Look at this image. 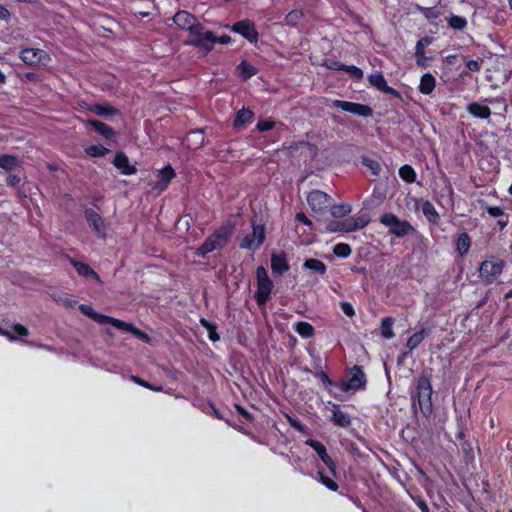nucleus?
Segmentation results:
<instances>
[{
	"label": "nucleus",
	"instance_id": "48",
	"mask_svg": "<svg viewBox=\"0 0 512 512\" xmlns=\"http://www.w3.org/2000/svg\"><path fill=\"white\" fill-rule=\"evenodd\" d=\"M482 65H483L482 59L466 61V67L468 68V70H470L472 72L479 71L482 68Z\"/></svg>",
	"mask_w": 512,
	"mask_h": 512
},
{
	"label": "nucleus",
	"instance_id": "51",
	"mask_svg": "<svg viewBox=\"0 0 512 512\" xmlns=\"http://www.w3.org/2000/svg\"><path fill=\"white\" fill-rule=\"evenodd\" d=\"M341 309L345 315L348 317H353L355 315V311L353 306L349 302H341L340 303Z\"/></svg>",
	"mask_w": 512,
	"mask_h": 512
},
{
	"label": "nucleus",
	"instance_id": "28",
	"mask_svg": "<svg viewBox=\"0 0 512 512\" xmlns=\"http://www.w3.org/2000/svg\"><path fill=\"white\" fill-rule=\"evenodd\" d=\"M90 111L95 113L96 115L107 117L118 114V109L114 108L109 104H93L90 107Z\"/></svg>",
	"mask_w": 512,
	"mask_h": 512
},
{
	"label": "nucleus",
	"instance_id": "38",
	"mask_svg": "<svg viewBox=\"0 0 512 512\" xmlns=\"http://www.w3.org/2000/svg\"><path fill=\"white\" fill-rule=\"evenodd\" d=\"M295 330L300 336H302L304 338H309L314 335V328L308 322L300 321V322L296 323Z\"/></svg>",
	"mask_w": 512,
	"mask_h": 512
},
{
	"label": "nucleus",
	"instance_id": "42",
	"mask_svg": "<svg viewBox=\"0 0 512 512\" xmlns=\"http://www.w3.org/2000/svg\"><path fill=\"white\" fill-rule=\"evenodd\" d=\"M303 17L304 13L302 10H292L286 15L285 22L289 26H295Z\"/></svg>",
	"mask_w": 512,
	"mask_h": 512
},
{
	"label": "nucleus",
	"instance_id": "32",
	"mask_svg": "<svg viewBox=\"0 0 512 512\" xmlns=\"http://www.w3.org/2000/svg\"><path fill=\"white\" fill-rule=\"evenodd\" d=\"M421 209H422V212H423L424 216L430 222H433V223L438 222V220L440 218L439 214L436 211L434 205L430 201H428V200L423 201L422 204H421Z\"/></svg>",
	"mask_w": 512,
	"mask_h": 512
},
{
	"label": "nucleus",
	"instance_id": "45",
	"mask_svg": "<svg viewBox=\"0 0 512 512\" xmlns=\"http://www.w3.org/2000/svg\"><path fill=\"white\" fill-rule=\"evenodd\" d=\"M318 475H319V479H320V482L326 487L328 488L329 490L331 491H337L338 490V484L332 480L331 478H329L328 476H326L323 472L319 471L318 472Z\"/></svg>",
	"mask_w": 512,
	"mask_h": 512
},
{
	"label": "nucleus",
	"instance_id": "9",
	"mask_svg": "<svg viewBox=\"0 0 512 512\" xmlns=\"http://www.w3.org/2000/svg\"><path fill=\"white\" fill-rule=\"evenodd\" d=\"M265 240V228L263 225L255 224L252 222V232L247 234L242 242L240 248L255 251L257 250Z\"/></svg>",
	"mask_w": 512,
	"mask_h": 512
},
{
	"label": "nucleus",
	"instance_id": "55",
	"mask_svg": "<svg viewBox=\"0 0 512 512\" xmlns=\"http://www.w3.org/2000/svg\"><path fill=\"white\" fill-rule=\"evenodd\" d=\"M316 377H318L320 379V381L326 385V386H330L332 385V381L331 379L329 378L328 374L325 373L324 371H320V372H317L316 373Z\"/></svg>",
	"mask_w": 512,
	"mask_h": 512
},
{
	"label": "nucleus",
	"instance_id": "39",
	"mask_svg": "<svg viewBox=\"0 0 512 512\" xmlns=\"http://www.w3.org/2000/svg\"><path fill=\"white\" fill-rule=\"evenodd\" d=\"M331 215L336 218H342L351 212V206L349 204L331 205Z\"/></svg>",
	"mask_w": 512,
	"mask_h": 512
},
{
	"label": "nucleus",
	"instance_id": "5",
	"mask_svg": "<svg viewBox=\"0 0 512 512\" xmlns=\"http://www.w3.org/2000/svg\"><path fill=\"white\" fill-rule=\"evenodd\" d=\"M380 222L389 228V232L396 237H405L415 231L414 227L406 220H400L395 214L385 213L380 217Z\"/></svg>",
	"mask_w": 512,
	"mask_h": 512
},
{
	"label": "nucleus",
	"instance_id": "13",
	"mask_svg": "<svg viewBox=\"0 0 512 512\" xmlns=\"http://www.w3.org/2000/svg\"><path fill=\"white\" fill-rule=\"evenodd\" d=\"M333 105L337 108L342 109L343 111L363 116V117H370L373 114V110L368 105L349 102V101H343V100H335L333 102Z\"/></svg>",
	"mask_w": 512,
	"mask_h": 512
},
{
	"label": "nucleus",
	"instance_id": "8",
	"mask_svg": "<svg viewBox=\"0 0 512 512\" xmlns=\"http://www.w3.org/2000/svg\"><path fill=\"white\" fill-rule=\"evenodd\" d=\"M503 261H483L479 267V274L482 282L490 285L496 281L503 271Z\"/></svg>",
	"mask_w": 512,
	"mask_h": 512
},
{
	"label": "nucleus",
	"instance_id": "56",
	"mask_svg": "<svg viewBox=\"0 0 512 512\" xmlns=\"http://www.w3.org/2000/svg\"><path fill=\"white\" fill-rule=\"evenodd\" d=\"M131 379L136 382L137 384L143 386V387H146V388H149V389H152V390H155V391H158L160 390V388H153L147 381L141 379L140 377L138 376H132Z\"/></svg>",
	"mask_w": 512,
	"mask_h": 512
},
{
	"label": "nucleus",
	"instance_id": "14",
	"mask_svg": "<svg viewBox=\"0 0 512 512\" xmlns=\"http://www.w3.org/2000/svg\"><path fill=\"white\" fill-rule=\"evenodd\" d=\"M305 444L315 450L319 458L322 460V462L327 466L329 471L335 475L336 474V464L333 461V459L330 457V455L327 452L326 447L319 441L314 439H307L305 441Z\"/></svg>",
	"mask_w": 512,
	"mask_h": 512
},
{
	"label": "nucleus",
	"instance_id": "4",
	"mask_svg": "<svg viewBox=\"0 0 512 512\" xmlns=\"http://www.w3.org/2000/svg\"><path fill=\"white\" fill-rule=\"evenodd\" d=\"M369 218L365 215H357L341 221H331L327 225L329 232H353L366 227Z\"/></svg>",
	"mask_w": 512,
	"mask_h": 512
},
{
	"label": "nucleus",
	"instance_id": "2",
	"mask_svg": "<svg viewBox=\"0 0 512 512\" xmlns=\"http://www.w3.org/2000/svg\"><path fill=\"white\" fill-rule=\"evenodd\" d=\"M234 230V225L227 222L216 229L196 250V255L200 257L206 256L214 250L223 248L230 240Z\"/></svg>",
	"mask_w": 512,
	"mask_h": 512
},
{
	"label": "nucleus",
	"instance_id": "7",
	"mask_svg": "<svg viewBox=\"0 0 512 512\" xmlns=\"http://www.w3.org/2000/svg\"><path fill=\"white\" fill-rule=\"evenodd\" d=\"M173 22L182 30H187L191 35H201L204 27L197 21L191 13L181 10L174 17Z\"/></svg>",
	"mask_w": 512,
	"mask_h": 512
},
{
	"label": "nucleus",
	"instance_id": "62",
	"mask_svg": "<svg viewBox=\"0 0 512 512\" xmlns=\"http://www.w3.org/2000/svg\"><path fill=\"white\" fill-rule=\"evenodd\" d=\"M231 41H232V38L229 35H222L220 37H216V39H215V43H220V44H229V43H231Z\"/></svg>",
	"mask_w": 512,
	"mask_h": 512
},
{
	"label": "nucleus",
	"instance_id": "36",
	"mask_svg": "<svg viewBox=\"0 0 512 512\" xmlns=\"http://www.w3.org/2000/svg\"><path fill=\"white\" fill-rule=\"evenodd\" d=\"M240 75L244 78V79H248V78H251L252 76H254L256 73H257V70L256 68L251 65L248 61L246 60H243L237 67Z\"/></svg>",
	"mask_w": 512,
	"mask_h": 512
},
{
	"label": "nucleus",
	"instance_id": "1",
	"mask_svg": "<svg viewBox=\"0 0 512 512\" xmlns=\"http://www.w3.org/2000/svg\"><path fill=\"white\" fill-rule=\"evenodd\" d=\"M79 310L84 315L88 316L89 318L93 319L95 322H97L99 324H111L115 328H117L119 330L126 331V332H130L140 339H143L146 341L149 340V336L146 333H144L143 331H141L140 329H138L131 323H127L120 319H116V318H113V317H110V316H107L104 314H100V313L96 312L89 305L81 304L79 306Z\"/></svg>",
	"mask_w": 512,
	"mask_h": 512
},
{
	"label": "nucleus",
	"instance_id": "57",
	"mask_svg": "<svg viewBox=\"0 0 512 512\" xmlns=\"http://www.w3.org/2000/svg\"><path fill=\"white\" fill-rule=\"evenodd\" d=\"M235 408L238 411V413L242 415L246 420H252V415L245 408L238 404L235 405Z\"/></svg>",
	"mask_w": 512,
	"mask_h": 512
},
{
	"label": "nucleus",
	"instance_id": "60",
	"mask_svg": "<svg viewBox=\"0 0 512 512\" xmlns=\"http://www.w3.org/2000/svg\"><path fill=\"white\" fill-rule=\"evenodd\" d=\"M289 424L298 431H303V425L296 419L288 417Z\"/></svg>",
	"mask_w": 512,
	"mask_h": 512
},
{
	"label": "nucleus",
	"instance_id": "64",
	"mask_svg": "<svg viewBox=\"0 0 512 512\" xmlns=\"http://www.w3.org/2000/svg\"><path fill=\"white\" fill-rule=\"evenodd\" d=\"M0 334L7 337L10 341L17 340V336L11 333L10 331L0 329Z\"/></svg>",
	"mask_w": 512,
	"mask_h": 512
},
{
	"label": "nucleus",
	"instance_id": "33",
	"mask_svg": "<svg viewBox=\"0 0 512 512\" xmlns=\"http://www.w3.org/2000/svg\"><path fill=\"white\" fill-rule=\"evenodd\" d=\"M428 335V330L423 328L420 331L411 335L406 343V347L412 351L419 346V344L424 340V338Z\"/></svg>",
	"mask_w": 512,
	"mask_h": 512
},
{
	"label": "nucleus",
	"instance_id": "35",
	"mask_svg": "<svg viewBox=\"0 0 512 512\" xmlns=\"http://www.w3.org/2000/svg\"><path fill=\"white\" fill-rule=\"evenodd\" d=\"M399 176L407 183H413L416 180V172L414 168L407 164L400 167Z\"/></svg>",
	"mask_w": 512,
	"mask_h": 512
},
{
	"label": "nucleus",
	"instance_id": "23",
	"mask_svg": "<svg viewBox=\"0 0 512 512\" xmlns=\"http://www.w3.org/2000/svg\"><path fill=\"white\" fill-rule=\"evenodd\" d=\"M70 262L80 276L90 277L94 279L96 282L101 283L99 275L88 264L78 262L74 259H71Z\"/></svg>",
	"mask_w": 512,
	"mask_h": 512
},
{
	"label": "nucleus",
	"instance_id": "27",
	"mask_svg": "<svg viewBox=\"0 0 512 512\" xmlns=\"http://www.w3.org/2000/svg\"><path fill=\"white\" fill-rule=\"evenodd\" d=\"M254 113L249 108H242L236 114L234 127L236 129L244 128L253 119Z\"/></svg>",
	"mask_w": 512,
	"mask_h": 512
},
{
	"label": "nucleus",
	"instance_id": "61",
	"mask_svg": "<svg viewBox=\"0 0 512 512\" xmlns=\"http://www.w3.org/2000/svg\"><path fill=\"white\" fill-rule=\"evenodd\" d=\"M10 16H11V14H10L9 10L6 7L0 5V19L7 21V20H9Z\"/></svg>",
	"mask_w": 512,
	"mask_h": 512
},
{
	"label": "nucleus",
	"instance_id": "63",
	"mask_svg": "<svg viewBox=\"0 0 512 512\" xmlns=\"http://www.w3.org/2000/svg\"><path fill=\"white\" fill-rule=\"evenodd\" d=\"M345 67H346L345 64L340 63L338 61L332 62V64L329 66V68L334 69V70H338V71H344Z\"/></svg>",
	"mask_w": 512,
	"mask_h": 512
},
{
	"label": "nucleus",
	"instance_id": "17",
	"mask_svg": "<svg viewBox=\"0 0 512 512\" xmlns=\"http://www.w3.org/2000/svg\"><path fill=\"white\" fill-rule=\"evenodd\" d=\"M176 173L171 165L165 166L163 169L159 170L157 173L158 180L151 184L152 189L157 191L158 193H162L167 189L171 180L175 178Z\"/></svg>",
	"mask_w": 512,
	"mask_h": 512
},
{
	"label": "nucleus",
	"instance_id": "40",
	"mask_svg": "<svg viewBox=\"0 0 512 512\" xmlns=\"http://www.w3.org/2000/svg\"><path fill=\"white\" fill-rule=\"evenodd\" d=\"M201 325L208 331L209 333V339L213 342H216L219 340V335L216 332V325L211 323L210 321L201 318L200 319Z\"/></svg>",
	"mask_w": 512,
	"mask_h": 512
},
{
	"label": "nucleus",
	"instance_id": "11",
	"mask_svg": "<svg viewBox=\"0 0 512 512\" xmlns=\"http://www.w3.org/2000/svg\"><path fill=\"white\" fill-rule=\"evenodd\" d=\"M307 202L316 213H323L332 204V198L325 192L313 190L307 195Z\"/></svg>",
	"mask_w": 512,
	"mask_h": 512
},
{
	"label": "nucleus",
	"instance_id": "53",
	"mask_svg": "<svg viewBox=\"0 0 512 512\" xmlns=\"http://www.w3.org/2000/svg\"><path fill=\"white\" fill-rule=\"evenodd\" d=\"M365 164L367 167H369L374 175H378L380 172V166L379 164L374 160H365Z\"/></svg>",
	"mask_w": 512,
	"mask_h": 512
},
{
	"label": "nucleus",
	"instance_id": "25",
	"mask_svg": "<svg viewBox=\"0 0 512 512\" xmlns=\"http://www.w3.org/2000/svg\"><path fill=\"white\" fill-rule=\"evenodd\" d=\"M467 111L475 118L488 119L491 116V110L488 106L478 102H472L467 105Z\"/></svg>",
	"mask_w": 512,
	"mask_h": 512
},
{
	"label": "nucleus",
	"instance_id": "34",
	"mask_svg": "<svg viewBox=\"0 0 512 512\" xmlns=\"http://www.w3.org/2000/svg\"><path fill=\"white\" fill-rule=\"evenodd\" d=\"M305 269L311 270L315 273H318L320 275H323L326 273V265L318 259H307L303 264Z\"/></svg>",
	"mask_w": 512,
	"mask_h": 512
},
{
	"label": "nucleus",
	"instance_id": "22",
	"mask_svg": "<svg viewBox=\"0 0 512 512\" xmlns=\"http://www.w3.org/2000/svg\"><path fill=\"white\" fill-rule=\"evenodd\" d=\"M113 164L124 175H133L137 172L136 167L130 165L128 157L122 152L116 154Z\"/></svg>",
	"mask_w": 512,
	"mask_h": 512
},
{
	"label": "nucleus",
	"instance_id": "30",
	"mask_svg": "<svg viewBox=\"0 0 512 512\" xmlns=\"http://www.w3.org/2000/svg\"><path fill=\"white\" fill-rule=\"evenodd\" d=\"M470 247H471L470 236L466 232L461 233L456 241V250H457L458 254L461 257L464 256L469 251Z\"/></svg>",
	"mask_w": 512,
	"mask_h": 512
},
{
	"label": "nucleus",
	"instance_id": "43",
	"mask_svg": "<svg viewBox=\"0 0 512 512\" xmlns=\"http://www.w3.org/2000/svg\"><path fill=\"white\" fill-rule=\"evenodd\" d=\"M351 247L346 243H338L333 247V253L337 257L347 258L351 255Z\"/></svg>",
	"mask_w": 512,
	"mask_h": 512
},
{
	"label": "nucleus",
	"instance_id": "46",
	"mask_svg": "<svg viewBox=\"0 0 512 512\" xmlns=\"http://www.w3.org/2000/svg\"><path fill=\"white\" fill-rule=\"evenodd\" d=\"M354 80H361L363 78V71L354 65H346L345 70Z\"/></svg>",
	"mask_w": 512,
	"mask_h": 512
},
{
	"label": "nucleus",
	"instance_id": "54",
	"mask_svg": "<svg viewBox=\"0 0 512 512\" xmlns=\"http://www.w3.org/2000/svg\"><path fill=\"white\" fill-rule=\"evenodd\" d=\"M413 500L422 512H429V507L425 500L420 497H413Z\"/></svg>",
	"mask_w": 512,
	"mask_h": 512
},
{
	"label": "nucleus",
	"instance_id": "50",
	"mask_svg": "<svg viewBox=\"0 0 512 512\" xmlns=\"http://www.w3.org/2000/svg\"><path fill=\"white\" fill-rule=\"evenodd\" d=\"M486 210L487 213L494 218L501 217L504 215L503 209L499 206H488Z\"/></svg>",
	"mask_w": 512,
	"mask_h": 512
},
{
	"label": "nucleus",
	"instance_id": "18",
	"mask_svg": "<svg viewBox=\"0 0 512 512\" xmlns=\"http://www.w3.org/2000/svg\"><path fill=\"white\" fill-rule=\"evenodd\" d=\"M20 58L25 64L36 66L39 63H43L48 58V55L42 49L26 48L20 52Z\"/></svg>",
	"mask_w": 512,
	"mask_h": 512
},
{
	"label": "nucleus",
	"instance_id": "3",
	"mask_svg": "<svg viewBox=\"0 0 512 512\" xmlns=\"http://www.w3.org/2000/svg\"><path fill=\"white\" fill-rule=\"evenodd\" d=\"M432 392V385L429 378L425 375L419 376L416 381V397L420 411L425 417L430 416L433 410L431 401Z\"/></svg>",
	"mask_w": 512,
	"mask_h": 512
},
{
	"label": "nucleus",
	"instance_id": "24",
	"mask_svg": "<svg viewBox=\"0 0 512 512\" xmlns=\"http://www.w3.org/2000/svg\"><path fill=\"white\" fill-rule=\"evenodd\" d=\"M431 41V38L424 37L416 43L415 56L417 58V65L419 67L425 68L427 66V58L425 57L424 48L425 46L429 45Z\"/></svg>",
	"mask_w": 512,
	"mask_h": 512
},
{
	"label": "nucleus",
	"instance_id": "26",
	"mask_svg": "<svg viewBox=\"0 0 512 512\" xmlns=\"http://www.w3.org/2000/svg\"><path fill=\"white\" fill-rule=\"evenodd\" d=\"M436 86V79L431 73H425L422 75L419 84V91L424 95H430Z\"/></svg>",
	"mask_w": 512,
	"mask_h": 512
},
{
	"label": "nucleus",
	"instance_id": "29",
	"mask_svg": "<svg viewBox=\"0 0 512 512\" xmlns=\"http://www.w3.org/2000/svg\"><path fill=\"white\" fill-rule=\"evenodd\" d=\"M88 123L94 128L96 132L107 139H111L115 136L114 130L103 122L98 120H89Z\"/></svg>",
	"mask_w": 512,
	"mask_h": 512
},
{
	"label": "nucleus",
	"instance_id": "47",
	"mask_svg": "<svg viewBox=\"0 0 512 512\" xmlns=\"http://www.w3.org/2000/svg\"><path fill=\"white\" fill-rule=\"evenodd\" d=\"M275 126V122L271 120H261L257 123V129L260 132H265L273 129Z\"/></svg>",
	"mask_w": 512,
	"mask_h": 512
},
{
	"label": "nucleus",
	"instance_id": "58",
	"mask_svg": "<svg viewBox=\"0 0 512 512\" xmlns=\"http://www.w3.org/2000/svg\"><path fill=\"white\" fill-rule=\"evenodd\" d=\"M20 177L18 175H15V174H11L7 177L6 179V182L8 185L10 186H16L20 183Z\"/></svg>",
	"mask_w": 512,
	"mask_h": 512
},
{
	"label": "nucleus",
	"instance_id": "37",
	"mask_svg": "<svg viewBox=\"0 0 512 512\" xmlns=\"http://www.w3.org/2000/svg\"><path fill=\"white\" fill-rule=\"evenodd\" d=\"M392 325H393L392 317H385L381 320V335L383 338L391 339L394 337Z\"/></svg>",
	"mask_w": 512,
	"mask_h": 512
},
{
	"label": "nucleus",
	"instance_id": "59",
	"mask_svg": "<svg viewBox=\"0 0 512 512\" xmlns=\"http://www.w3.org/2000/svg\"><path fill=\"white\" fill-rule=\"evenodd\" d=\"M296 219L297 221L307 225V226H311L312 225V222L308 219V217L303 213V212H299L296 214Z\"/></svg>",
	"mask_w": 512,
	"mask_h": 512
},
{
	"label": "nucleus",
	"instance_id": "41",
	"mask_svg": "<svg viewBox=\"0 0 512 512\" xmlns=\"http://www.w3.org/2000/svg\"><path fill=\"white\" fill-rule=\"evenodd\" d=\"M448 24L455 30H463L467 26V20L462 16L452 15L448 19Z\"/></svg>",
	"mask_w": 512,
	"mask_h": 512
},
{
	"label": "nucleus",
	"instance_id": "19",
	"mask_svg": "<svg viewBox=\"0 0 512 512\" xmlns=\"http://www.w3.org/2000/svg\"><path fill=\"white\" fill-rule=\"evenodd\" d=\"M368 81L371 86L375 87L376 89H378L381 92H384V93H387V94H390V95H393L396 97L400 96L399 92L396 89L387 85V82L381 72H376V73L369 75Z\"/></svg>",
	"mask_w": 512,
	"mask_h": 512
},
{
	"label": "nucleus",
	"instance_id": "21",
	"mask_svg": "<svg viewBox=\"0 0 512 512\" xmlns=\"http://www.w3.org/2000/svg\"><path fill=\"white\" fill-rule=\"evenodd\" d=\"M289 264L287 262V258L285 253H274L271 256V269L273 274L282 275L283 273L289 270Z\"/></svg>",
	"mask_w": 512,
	"mask_h": 512
},
{
	"label": "nucleus",
	"instance_id": "49",
	"mask_svg": "<svg viewBox=\"0 0 512 512\" xmlns=\"http://www.w3.org/2000/svg\"><path fill=\"white\" fill-rule=\"evenodd\" d=\"M13 331L16 333L17 338L18 337H25L29 335L28 329L23 326L22 324H14L12 327Z\"/></svg>",
	"mask_w": 512,
	"mask_h": 512
},
{
	"label": "nucleus",
	"instance_id": "52",
	"mask_svg": "<svg viewBox=\"0 0 512 512\" xmlns=\"http://www.w3.org/2000/svg\"><path fill=\"white\" fill-rule=\"evenodd\" d=\"M421 12L427 19H436L439 16L435 8H421Z\"/></svg>",
	"mask_w": 512,
	"mask_h": 512
},
{
	"label": "nucleus",
	"instance_id": "44",
	"mask_svg": "<svg viewBox=\"0 0 512 512\" xmlns=\"http://www.w3.org/2000/svg\"><path fill=\"white\" fill-rule=\"evenodd\" d=\"M85 151L91 157H102L109 152V149L103 145L98 144L89 146Z\"/></svg>",
	"mask_w": 512,
	"mask_h": 512
},
{
	"label": "nucleus",
	"instance_id": "20",
	"mask_svg": "<svg viewBox=\"0 0 512 512\" xmlns=\"http://www.w3.org/2000/svg\"><path fill=\"white\" fill-rule=\"evenodd\" d=\"M332 406L331 421L338 427L346 428L351 425V417L340 409V405L329 402Z\"/></svg>",
	"mask_w": 512,
	"mask_h": 512
},
{
	"label": "nucleus",
	"instance_id": "10",
	"mask_svg": "<svg viewBox=\"0 0 512 512\" xmlns=\"http://www.w3.org/2000/svg\"><path fill=\"white\" fill-rule=\"evenodd\" d=\"M351 377L348 381H343L340 383V389L343 392L358 391L362 390L366 386V377L362 370V368L358 365L353 366L350 369Z\"/></svg>",
	"mask_w": 512,
	"mask_h": 512
},
{
	"label": "nucleus",
	"instance_id": "31",
	"mask_svg": "<svg viewBox=\"0 0 512 512\" xmlns=\"http://www.w3.org/2000/svg\"><path fill=\"white\" fill-rule=\"evenodd\" d=\"M20 163V160L13 155L5 154L0 156V167L5 171H12L19 167Z\"/></svg>",
	"mask_w": 512,
	"mask_h": 512
},
{
	"label": "nucleus",
	"instance_id": "6",
	"mask_svg": "<svg viewBox=\"0 0 512 512\" xmlns=\"http://www.w3.org/2000/svg\"><path fill=\"white\" fill-rule=\"evenodd\" d=\"M257 276V290L254 298L258 306H264L271 294L273 283L270 280L266 269L263 266H259L256 270Z\"/></svg>",
	"mask_w": 512,
	"mask_h": 512
},
{
	"label": "nucleus",
	"instance_id": "12",
	"mask_svg": "<svg viewBox=\"0 0 512 512\" xmlns=\"http://www.w3.org/2000/svg\"><path fill=\"white\" fill-rule=\"evenodd\" d=\"M230 29L247 39L249 42H257L259 33L253 21L244 19L234 23Z\"/></svg>",
	"mask_w": 512,
	"mask_h": 512
},
{
	"label": "nucleus",
	"instance_id": "15",
	"mask_svg": "<svg viewBox=\"0 0 512 512\" xmlns=\"http://www.w3.org/2000/svg\"><path fill=\"white\" fill-rule=\"evenodd\" d=\"M195 38L191 40H187L185 43L187 45L198 47L205 52H209L213 49L215 45V39L216 36L212 31H205L202 30L201 35H194Z\"/></svg>",
	"mask_w": 512,
	"mask_h": 512
},
{
	"label": "nucleus",
	"instance_id": "16",
	"mask_svg": "<svg viewBox=\"0 0 512 512\" xmlns=\"http://www.w3.org/2000/svg\"><path fill=\"white\" fill-rule=\"evenodd\" d=\"M85 219L90 228L93 229V231L99 238H106V227L104 224V220L96 211H94L93 209H86Z\"/></svg>",
	"mask_w": 512,
	"mask_h": 512
}]
</instances>
